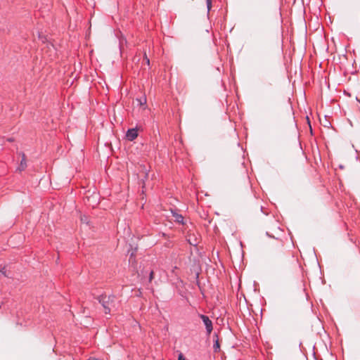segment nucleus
Here are the masks:
<instances>
[{"mask_svg":"<svg viewBox=\"0 0 360 360\" xmlns=\"http://www.w3.org/2000/svg\"><path fill=\"white\" fill-rule=\"evenodd\" d=\"M27 167V162L25 159V155L23 153H22V160L20 161V165L18 167L17 170L19 172L23 171Z\"/></svg>","mask_w":360,"mask_h":360,"instance_id":"6","label":"nucleus"},{"mask_svg":"<svg viewBox=\"0 0 360 360\" xmlns=\"http://www.w3.org/2000/svg\"><path fill=\"white\" fill-rule=\"evenodd\" d=\"M214 338H215V340H214V343L213 345V348H214V352H217L219 351V348H220L218 335L217 333H214Z\"/></svg>","mask_w":360,"mask_h":360,"instance_id":"7","label":"nucleus"},{"mask_svg":"<svg viewBox=\"0 0 360 360\" xmlns=\"http://www.w3.org/2000/svg\"><path fill=\"white\" fill-rule=\"evenodd\" d=\"M317 265H318V266L319 267L320 271H321V266H320V264H319V262H317Z\"/></svg>","mask_w":360,"mask_h":360,"instance_id":"18","label":"nucleus"},{"mask_svg":"<svg viewBox=\"0 0 360 360\" xmlns=\"http://www.w3.org/2000/svg\"><path fill=\"white\" fill-rule=\"evenodd\" d=\"M295 266H296L297 268H300V266H299V264H297V262H295Z\"/></svg>","mask_w":360,"mask_h":360,"instance_id":"17","label":"nucleus"},{"mask_svg":"<svg viewBox=\"0 0 360 360\" xmlns=\"http://www.w3.org/2000/svg\"><path fill=\"white\" fill-rule=\"evenodd\" d=\"M199 317L202 319L203 323L205 324L207 333L210 335L213 330L212 321L207 316L204 314H199Z\"/></svg>","mask_w":360,"mask_h":360,"instance_id":"3","label":"nucleus"},{"mask_svg":"<svg viewBox=\"0 0 360 360\" xmlns=\"http://www.w3.org/2000/svg\"><path fill=\"white\" fill-rule=\"evenodd\" d=\"M80 221H81V224H88L89 223V217L86 215H81Z\"/></svg>","mask_w":360,"mask_h":360,"instance_id":"8","label":"nucleus"},{"mask_svg":"<svg viewBox=\"0 0 360 360\" xmlns=\"http://www.w3.org/2000/svg\"><path fill=\"white\" fill-rule=\"evenodd\" d=\"M145 60L146 61V63L148 65H149L150 64V60H149V58L146 56H145Z\"/></svg>","mask_w":360,"mask_h":360,"instance_id":"14","label":"nucleus"},{"mask_svg":"<svg viewBox=\"0 0 360 360\" xmlns=\"http://www.w3.org/2000/svg\"><path fill=\"white\" fill-rule=\"evenodd\" d=\"M89 360H99V359H95V358H91V359H89Z\"/></svg>","mask_w":360,"mask_h":360,"instance_id":"19","label":"nucleus"},{"mask_svg":"<svg viewBox=\"0 0 360 360\" xmlns=\"http://www.w3.org/2000/svg\"><path fill=\"white\" fill-rule=\"evenodd\" d=\"M153 275L154 273L153 271H151L149 274V282H151V281L153 279Z\"/></svg>","mask_w":360,"mask_h":360,"instance_id":"11","label":"nucleus"},{"mask_svg":"<svg viewBox=\"0 0 360 360\" xmlns=\"http://www.w3.org/2000/svg\"><path fill=\"white\" fill-rule=\"evenodd\" d=\"M1 272L6 276V271H4V268L1 271Z\"/></svg>","mask_w":360,"mask_h":360,"instance_id":"16","label":"nucleus"},{"mask_svg":"<svg viewBox=\"0 0 360 360\" xmlns=\"http://www.w3.org/2000/svg\"><path fill=\"white\" fill-rule=\"evenodd\" d=\"M273 228H274V229L272 230V231H273L274 233H275V235L274 234H272V235L270 234V233L269 231L266 232V234L268 236H269L270 237L278 239L281 236L282 233L284 232V230L281 229V226H273Z\"/></svg>","mask_w":360,"mask_h":360,"instance_id":"5","label":"nucleus"},{"mask_svg":"<svg viewBox=\"0 0 360 360\" xmlns=\"http://www.w3.org/2000/svg\"><path fill=\"white\" fill-rule=\"evenodd\" d=\"M307 122H308V124H309V127H310V131H311V134H313V129H312V127H311V124H310V122H309V117H308V116H307Z\"/></svg>","mask_w":360,"mask_h":360,"instance_id":"12","label":"nucleus"},{"mask_svg":"<svg viewBox=\"0 0 360 360\" xmlns=\"http://www.w3.org/2000/svg\"><path fill=\"white\" fill-rule=\"evenodd\" d=\"M178 360H186V359L184 358V355L181 353L179 355Z\"/></svg>","mask_w":360,"mask_h":360,"instance_id":"13","label":"nucleus"},{"mask_svg":"<svg viewBox=\"0 0 360 360\" xmlns=\"http://www.w3.org/2000/svg\"><path fill=\"white\" fill-rule=\"evenodd\" d=\"M166 217L171 223L175 222L184 225V217L175 210H170L169 214H167Z\"/></svg>","mask_w":360,"mask_h":360,"instance_id":"2","label":"nucleus"},{"mask_svg":"<svg viewBox=\"0 0 360 360\" xmlns=\"http://www.w3.org/2000/svg\"><path fill=\"white\" fill-rule=\"evenodd\" d=\"M330 123L328 122H326L325 126H327V124H329Z\"/></svg>","mask_w":360,"mask_h":360,"instance_id":"20","label":"nucleus"},{"mask_svg":"<svg viewBox=\"0 0 360 360\" xmlns=\"http://www.w3.org/2000/svg\"><path fill=\"white\" fill-rule=\"evenodd\" d=\"M207 13H209L211 8H212V0H206Z\"/></svg>","mask_w":360,"mask_h":360,"instance_id":"9","label":"nucleus"},{"mask_svg":"<svg viewBox=\"0 0 360 360\" xmlns=\"http://www.w3.org/2000/svg\"><path fill=\"white\" fill-rule=\"evenodd\" d=\"M137 101H139L140 105H143V104H145L146 103V98L137 99Z\"/></svg>","mask_w":360,"mask_h":360,"instance_id":"10","label":"nucleus"},{"mask_svg":"<svg viewBox=\"0 0 360 360\" xmlns=\"http://www.w3.org/2000/svg\"><path fill=\"white\" fill-rule=\"evenodd\" d=\"M313 355L315 356V345L313 346Z\"/></svg>","mask_w":360,"mask_h":360,"instance_id":"15","label":"nucleus"},{"mask_svg":"<svg viewBox=\"0 0 360 360\" xmlns=\"http://www.w3.org/2000/svg\"><path fill=\"white\" fill-rule=\"evenodd\" d=\"M114 300L113 295H101L98 297V302L104 308L105 314H110L111 307H112V302Z\"/></svg>","mask_w":360,"mask_h":360,"instance_id":"1","label":"nucleus"},{"mask_svg":"<svg viewBox=\"0 0 360 360\" xmlns=\"http://www.w3.org/2000/svg\"><path fill=\"white\" fill-rule=\"evenodd\" d=\"M316 360H319V357H318L317 356H316Z\"/></svg>","mask_w":360,"mask_h":360,"instance_id":"21","label":"nucleus"},{"mask_svg":"<svg viewBox=\"0 0 360 360\" xmlns=\"http://www.w3.org/2000/svg\"><path fill=\"white\" fill-rule=\"evenodd\" d=\"M138 136V131L136 128L129 129L126 134L127 139L132 141Z\"/></svg>","mask_w":360,"mask_h":360,"instance_id":"4","label":"nucleus"}]
</instances>
